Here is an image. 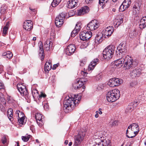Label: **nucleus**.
Returning <instances> with one entry per match:
<instances>
[{"instance_id": "31", "label": "nucleus", "mask_w": 146, "mask_h": 146, "mask_svg": "<svg viewBox=\"0 0 146 146\" xmlns=\"http://www.w3.org/2000/svg\"><path fill=\"white\" fill-rule=\"evenodd\" d=\"M15 113L16 116H17L18 117V119L25 117L24 114L22 112L19 110H17Z\"/></svg>"}, {"instance_id": "36", "label": "nucleus", "mask_w": 146, "mask_h": 146, "mask_svg": "<svg viewBox=\"0 0 146 146\" xmlns=\"http://www.w3.org/2000/svg\"><path fill=\"white\" fill-rule=\"evenodd\" d=\"M61 1L62 0H53L51 3L52 7H55L60 3Z\"/></svg>"}, {"instance_id": "33", "label": "nucleus", "mask_w": 146, "mask_h": 146, "mask_svg": "<svg viewBox=\"0 0 146 146\" xmlns=\"http://www.w3.org/2000/svg\"><path fill=\"white\" fill-rule=\"evenodd\" d=\"M63 20H60L58 19L57 20L56 18L55 21V23L56 26L58 27H60L63 23Z\"/></svg>"}, {"instance_id": "39", "label": "nucleus", "mask_w": 146, "mask_h": 146, "mask_svg": "<svg viewBox=\"0 0 146 146\" xmlns=\"http://www.w3.org/2000/svg\"><path fill=\"white\" fill-rule=\"evenodd\" d=\"M117 121L116 120L114 121L111 120L110 122L108 123V125L111 127L115 126L117 125Z\"/></svg>"}, {"instance_id": "4", "label": "nucleus", "mask_w": 146, "mask_h": 146, "mask_svg": "<svg viewBox=\"0 0 146 146\" xmlns=\"http://www.w3.org/2000/svg\"><path fill=\"white\" fill-rule=\"evenodd\" d=\"M115 50V46L110 45L106 47L103 52V56L104 58L107 60L111 58L113 56Z\"/></svg>"}, {"instance_id": "9", "label": "nucleus", "mask_w": 146, "mask_h": 146, "mask_svg": "<svg viewBox=\"0 0 146 146\" xmlns=\"http://www.w3.org/2000/svg\"><path fill=\"white\" fill-rule=\"evenodd\" d=\"M84 136V134L79 133L74 138V144L76 145H78L82 141Z\"/></svg>"}, {"instance_id": "50", "label": "nucleus", "mask_w": 146, "mask_h": 146, "mask_svg": "<svg viewBox=\"0 0 146 146\" xmlns=\"http://www.w3.org/2000/svg\"><path fill=\"white\" fill-rule=\"evenodd\" d=\"M55 36V35L54 33V32L52 31L51 32L50 34V38L51 39H54Z\"/></svg>"}, {"instance_id": "43", "label": "nucleus", "mask_w": 146, "mask_h": 146, "mask_svg": "<svg viewBox=\"0 0 146 146\" xmlns=\"http://www.w3.org/2000/svg\"><path fill=\"white\" fill-rule=\"evenodd\" d=\"M133 9H136L137 11L138 10H140V7L137 3H135L133 6Z\"/></svg>"}, {"instance_id": "3", "label": "nucleus", "mask_w": 146, "mask_h": 146, "mask_svg": "<svg viewBox=\"0 0 146 146\" xmlns=\"http://www.w3.org/2000/svg\"><path fill=\"white\" fill-rule=\"evenodd\" d=\"M120 91L115 89L109 92L106 95V98L108 102H113L118 99L120 96Z\"/></svg>"}, {"instance_id": "6", "label": "nucleus", "mask_w": 146, "mask_h": 146, "mask_svg": "<svg viewBox=\"0 0 146 146\" xmlns=\"http://www.w3.org/2000/svg\"><path fill=\"white\" fill-rule=\"evenodd\" d=\"M124 66L126 68V69H129L133 66L134 61L132 58L127 56L124 57Z\"/></svg>"}, {"instance_id": "21", "label": "nucleus", "mask_w": 146, "mask_h": 146, "mask_svg": "<svg viewBox=\"0 0 146 146\" xmlns=\"http://www.w3.org/2000/svg\"><path fill=\"white\" fill-rule=\"evenodd\" d=\"M97 144L98 146H111L110 141L107 142L106 140H101V142H98Z\"/></svg>"}, {"instance_id": "8", "label": "nucleus", "mask_w": 146, "mask_h": 146, "mask_svg": "<svg viewBox=\"0 0 146 146\" xmlns=\"http://www.w3.org/2000/svg\"><path fill=\"white\" fill-rule=\"evenodd\" d=\"M92 36V33L90 31H84L80 33V36L81 40H88Z\"/></svg>"}, {"instance_id": "28", "label": "nucleus", "mask_w": 146, "mask_h": 146, "mask_svg": "<svg viewBox=\"0 0 146 146\" xmlns=\"http://www.w3.org/2000/svg\"><path fill=\"white\" fill-rule=\"evenodd\" d=\"M13 110L11 108L9 109L7 111V115L10 121H12L13 119Z\"/></svg>"}, {"instance_id": "49", "label": "nucleus", "mask_w": 146, "mask_h": 146, "mask_svg": "<svg viewBox=\"0 0 146 146\" xmlns=\"http://www.w3.org/2000/svg\"><path fill=\"white\" fill-rule=\"evenodd\" d=\"M2 143L3 144H5L7 142V139L5 136H3L1 139Z\"/></svg>"}, {"instance_id": "27", "label": "nucleus", "mask_w": 146, "mask_h": 146, "mask_svg": "<svg viewBox=\"0 0 146 146\" xmlns=\"http://www.w3.org/2000/svg\"><path fill=\"white\" fill-rule=\"evenodd\" d=\"M52 43L49 40L47 41L44 44V49L46 51L49 50L52 47Z\"/></svg>"}, {"instance_id": "53", "label": "nucleus", "mask_w": 146, "mask_h": 146, "mask_svg": "<svg viewBox=\"0 0 146 146\" xmlns=\"http://www.w3.org/2000/svg\"><path fill=\"white\" fill-rule=\"evenodd\" d=\"M108 0H99V3L100 5L101 3H102V5L103 4V3H106L108 1Z\"/></svg>"}, {"instance_id": "15", "label": "nucleus", "mask_w": 146, "mask_h": 146, "mask_svg": "<svg viewBox=\"0 0 146 146\" xmlns=\"http://www.w3.org/2000/svg\"><path fill=\"white\" fill-rule=\"evenodd\" d=\"M141 73V70L140 68H135L131 72L130 76L132 78L138 76Z\"/></svg>"}, {"instance_id": "41", "label": "nucleus", "mask_w": 146, "mask_h": 146, "mask_svg": "<svg viewBox=\"0 0 146 146\" xmlns=\"http://www.w3.org/2000/svg\"><path fill=\"white\" fill-rule=\"evenodd\" d=\"M120 84V83H108V85L111 87H113L118 86Z\"/></svg>"}, {"instance_id": "34", "label": "nucleus", "mask_w": 146, "mask_h": 146, "mask_svg": "<svg viewBox=\"0 0 146 146\" xmlns=\"http://www.w3.org/2000/svg\"><path fill=\"white\" fill-rule=\"evenodd\" d=\"M123 82L122 79L119 78H112L110 79L108 82Z\"/></svg>"}, {"instance_id": "7", "label": "nucleus", "mask_w": 146, "mask_h": 146, "mask_svg": "<svg viewBox=\"0 0 146 146\" xmlns=\"http://www.w3.org/2000/svg\"><path fill=\"white\" fill-rule=\"evenodd\" d=\"M100 26V24L96 20H94L87 24V29L88 30L94 31L96 29Z\"/></svg>"}, {"instance_id": "40", "label": "nucleus", "mask_w": 146, "mask_h": 146, "mask_svg": "<svg viewBox=\"0 0 146 146\" xmlns=\"http://www.w3.org/2000/svg\"><path fill=\"white\" fill-rule=\"evenodd\" d=\"M8 28L9 24L8 23H7L6 24V25L3 27V33L4 35V36L5 35H6Z\"/></svg>"}, {"instance_id": "37", "label": "nucleus", "mask_w": 146, "mask_h": 146, "mask_svg": "<svg viewBox=\"0 0 146 146\" xmlns=\"http://www.w3.org/2000/svg\"><path fill=\"white\" fill-rule=\"evenodd\" d=\"M18 121L19 123V125L21 126L25 124L26 123L25 117L18 119Z\"/></svg>"}, {"instance_id": "2", "label": "nucleus", "mask_w": 146, "mask_h": 146, "mask_svg": "<svg viewBox=\"0 0 146 146\" xmlns=\"http://www.w3.org/2000/svg\"><path fill=\"white\" fill-rule=\"evenodd\" d=\"M139 128L137 124H131L127 127L126 131V136L129 138L135 137L139 131Z\"/></svg>"}, {"instance_id": "1", "label": "nucleus", "mask_w": 146, "mask_h": 146, "mask_svg": "<svg viewBox=\"0 0 146 146\" xmlns=\"http://www.w3.org/2000/svg\"><path fill=\"white\" fill-rule=\"evenodd\" d=\"M80 96L75 94L70 95L66 97L64 102V107L68 111H72L76 105L78 104V102L81 100Z\"/></svg>"}, {"instance_id": "26", "label": "nucleus", "mask_w": 146, "mask_h": 146, "mask_svg": "<svg viewBox=\"0 0 146 146\" xmlns=\"http://www.w3.org/2000/svg\"><path fill=\"white\" fill-rule=\"evenodd\" d=\"M103 39V35L101 33L97 35L95 37V41L96 42H98L99 43L101 42Z\"/></svg>"}, {"instance_id": "24", "label": "nucleus", "mask_w": 146, "mask_h": 146, "mask_svg": "<svg viewBox=\"0 0 146 146\" xmlns=\"http://www.w3.org/2000/svg\"><path fill=\"white\" fill-rule=\"evenodd\" d=\"M146 27V17H143L141 19L139 24V28L143 29Z\"/></svg>"}, {"instance_id": "52", "label": "nucleus", "mask_w": 146, "mask_h": 146, "mask_svg": "<svg viewBox=\"0 0 146 146\" xmlns=\"http://www.w3.org/2000/svg\"><path fill=\"white\" fill-rule=\"evenodd\" d=\"M46 95L44 93L42 92H40V94L39 95V98H40L42 97L45 98L46 97Z\"/></svg>"}, {"instance_id": "57", "label": "nucleus", "mask_w": 146, "mask_h": 146, "mask_svg": "<svg viewBox=\"0 0 146 146\" xmlns=\"http://www.w3.org/2000/svg\"><path fill=\"white\" fill-rule=\"evenodd\" d=\"M136 10V9H133V13L134 15H136L137 14L139 13V10H138L137 11Z\"/></svg>"}, {"instance_id": "25", "label": "nucleus", "mask_w": 146, "mask_h": 146, "mask_svg": "<svg viewBox=\"0 0 146 146\" xmlns=\"http://www.w3.org/2000/svg\"><path fill=\"white\" fill-rule=\"evenodd\" d=\"M83 83H81V84H79V83H74L73 84V87L75 89H79L80 88H82V89H84L85 86L83 84Z\"/></svg>"}, {"instance_id": "5", "label": "nucleus", "mask_w": 146, "mask_h": 146, "mask_svg": "<svg viewBox=\"0 0 146 146\" xmlns=\"http://www.w3.org/2000/svg\"><path fill=\"white\" fill-rule=\"evenodd\" d=\"M17 88L21 95L24 96L25 97H28L29 93L26 86L24 85V83H19L17 85Z\"/></svg>"}, {"instance_id": "23", "label": "nucleus", "mask_w": 146, "mask_h": 146, "mask_svg": "<svg viewBox=\"0 0 146 146\" xmlns=\"http://www.w3.org/2000/svg\"><path fill=\"white\" fill-rule=\"evenodd\" d=\"M123 19H116L113 21V25L115 27L117 28L123 22Z\"/></svg>"}, {"instance_id": "45", "label": "nucleus", "mask_w": 146, "mask_h": 146, "mask_svg": "<svg viewBox=\"0 0 146 146\" xmlns=\"http://www.w3.org/2000/svg\"><path fill=\"white\" fill-rule=\"evenodd\" d=\"M102 34L103 35V36L104 35L105 36V37L106 38H108L111 35L107 32L106 31L104 32L103 30L102 32Z\"/></svg>"}, {"instance_id": "61", "label": "nucleus", "mask_w": 146, "mask_h": 146, "mask_svg": "<svg viewBox=\"0 0 146 146\" xmlns=\"http://www.w3.org/2000/svg\"><path fill=\"white\" fill-rule=\"evenodd\" d=\"M80 79L81 80H79L77 81V82H86L88 81L87 80H86V78H84V80H82V79Z\"/></svg>"}, {"instance_id": "32", "label": "nucleus", "mask_w": 146, "mask_h": 146, "mask_svg": "<svg viewBox=\"0 0 146 146\" xmlns=\"http://www.w3.org/2000/svg\"><path fill=\"white\" fill-rule=\"evenodd\" d=\"M122 3L125 7L127 9L130 6L131 2V0H125Z\"/></svg>"}, {"instance_id": "22", "label": "nucleus", "mask_w": 146, "mask_h": 146, "mask_svg": "<svg viewBox=\"0 0 146 146\" xmlns=\"http://www.w3.org/2000/svg\"><path fill=\"white\" fill-rule=\"evenodd\" d=\"M102 137V134L99 132L95 133L93 137L96 140V144H97L98 142H101V140H104L100 139Z\"/></svg>"}, {"instance_id": "11", "label": "nucleus", "mask_w": 146, "mask_h": 146, "mask_svg": "<svg viewBox=\"0 0 146 146\" xmlns=\"http://www.w3.org/2000/svg\"><path fill=\"white\" fill-rule=\"evenodd\" d=\"M76 48L74 45L70 44L68 45L66 50V54L68 55H70L73 54L75 52Z\"/></svg>"}, {"instance_id": "10", "label": "nucleus", "mask_w": 146, "mask_h": 146, "mask_svg": "<svg viewBox=\"0 0 146 146\" xmlns=\"http://www.w3.org/2000/svg\"><path fill=\"white\" fill-rule=\"evenodd\" d=\"M124 57L115 60L112 64L113 68H119L122 66L124 64Z\"/></svg>"}, {"instance_id": "16", "label": "nucleus", "mask_w": 146, "mask_h": 146, "mask_svg": "<svg viewBox=\"0 0 146 146\" xmlns=\"http://www.w3.org/2000/svg\"><path fill=\"white\" fill-rule=\"evenodd\" d=\"M32 24L30 20H27L24 23L23 27L25 30L30 31L32 28Z\"/></svg>"}, {"instance_id": "14", "label": "nucleus", "mask_w": 146, "mask_h": 146, "mask_svg": "<svg viewBox=\"0 0 146 146\" xmlns=\"http://www.w3.org/2000/svg\"><path fill=\"white\" fill-rule=\"evenodd\" d=\"M89 11L88 7L86 6L82 7L77 11V14L78 15H81L87 13Z\"/></svg>"}, {"instance_id": "13", "label": "nucleus", "mask_w": 146, "mask_h": 146, "mask_svg": "<svg viewBox=\"0 0 146 146\" xmlns=\"http://www.w3.org/2000/svg\"><path fill=\"white\" fill-rule=\"evenodd\" d=\"M126 47L125 44H120L117 48L116 52H119V53L125 54L126 53Z\"/></svg>"}, {"instance_id": "44", "label": "nucleus", "mask_w": 146, "mask_h": 146, "mask_svg": "<svg viewBox=\"0 0 146 146\" xmlns=\"http://www.w3.org/2000/svg\"><path fill=\"white\" fill-rule=\"evenodd\" d=\"M79 32L74 29L71 33V35L72 37H74Z\"/></svg>"}, {"instance_id": "18", "label": "nucleus", "mask_w": 146, "mask_h": 146, "mask_svg": "<svg viewBox=\"0 0 146 146\" xmlns=\"http://www.w3.org/2000/svg\"><path fill=\"white\" fill-rule=\"evenodd\" d=\"M98 59L97 58L95 59L92 60L89 64L88 68V70L90 71L93 70L98 63Z\"/></svg>"}, {"instance_id": "46", "label": "nucleus", "mask_w": 146, "mask_h": 146, "mask_svg": "<svg viewBox=\"0 0 146 146\" xmlns=\"http://www.w3.org/2000/svg\"><path fill=\"white\" fill-rule=\"evenodd\" d=\"M81 27H80V24H76L75 29L77 30V31L79 32L80 30L81 29Z\"/></svg>"}, {"instance_id": "54", "label": "nucleus", "mask_w": 146, "mask_h": 146, "mask_svg": "<svg viewBox=\"0 0 146 146\" xmlns=\"http://www.w3.org/2000/svg\"><path fill=\"white\" fill-rule=\"evenodd\" d=\"M129 87L130 88L135 87L136 85V83H130L129 84Z\"/></svg>"}, {"instance_id": "55", "label": "nucleus", "mask_w": 146, "mask_h": 146, "mask_svg": "<svg viewBox=\"0 0 146 146\" xmlns=\"http://www.w3.org/2000/svg\"><path fill=\"white\" fill-rule=\"evenodd\" d=\"M55 78V76L54 75H52L50 76L49 78V80H51V82H54V81Z\"/></svg>"}, {"instance_id": "58", "label": "nucleus", "mask_w": 146, "mask_h": 146, "mask_svg": "<svg viewBox=\"0 0 146 146\" xmlns=\"http://www.w3.org/2000/svg\"><path fill=\"white\" fill-rule=\"evenodd\" d=\"M59 66V63H57L56 64H54L53 66V67L52 68L53 70H55L56 69V67Z\"/></svg>"}, {"instance_id": "35", "label": "nucleus", "mask_w": 146, "mask_h": 146, "mask_svg": "<svg viewBox=\"0 0 146 146\" xmlns=\"http://www.w3.org/2000/svg\"><path fill=\"white\" fill-rule=\"evenodd\" d=\"M65 15H66L64 13L62 12L60 13L58 17H57L56 18L57 20L59 19L64 21V19L65 18Z\"/></svg>"}, {"instance_id": "62", "label": "nucleus", "mask_w": 146, "mask_h": 146, "mask_svg": "<svg viewBox=\"0 0 146 146\" xmlns=\"http://www.w3.org/2000/svg\"><path fill=\"white\" fill-rule=\"evenodd\" d=\"M102 109L101 108H99V110L98 111H96V113H99L100 114H102Z\"/></svg>"}, {"instance_id": "12", "label": "nucleus", "mask_w": 146, "mask_h": 146, "mask_svg": "<svg viewBox=\"0 0 146 146\" xmlns=\"http://www.w3.org/2000/svg\"><path fill=\"white\" fill-rule=\"evenodd\" d=\"M35 117L38 125L40 127H42L44 124L42 114L40 113H37L35 115Z\"/></svg>"}, {"instance_id": "59", "label": "nucleus", "mask_w": 146, "mask_h": 146, "mask_svg": "<svg viewBox=\"0 0 146 146\" xmlns=\"http://www.w3.org/2000/svg\"><path fill=\"white\" fill-rule=\"evenodd\" d=\"M5 88L4 85L3 83H0V89H4Z\"/></svg>"}, {"instance_id": "64", "label": "nucleus", "mask_w": 146, "mask_h": 146, "mask_svg": "<svg viewBox=\"0 0 146 146\" xmlns=\"http://www.w3.org/2000/svg\"><path fill=\"white\" fill-rule=\"evenodd\" d=\"M101 77L100 75H98L96 77V81H100V79H101Z\"/></svg>"}, {"instance_id": "30", "label": "nucleus", "mask_w": 146, "mask_h": 146, "mask_svg": "<svg viewBox=\"0 0 146 146\" xmlns=\"http://www.w3.org/2000/svg\"><path fill=\"white\" fill-rule=\"evenodd\" d=\"M3 56H4L5 58H10L13 56V54L11 52L9 51L4 52L3 54Z\"/></svg>"}, {"instance_id": "38", "label": "nucleus", "mask_w": 146, "mask_h": 146, "mask_svg": "<svg viewBox=\"0 0 146 146\" xmlns=\"http://www.w3.org/2000/svg\"><path fill=\"white\" fill-rule=\"evenodd\" d=\"M31 135H29L26 134L24 136L21 137L22 140L24 142L27 141L30 138Z\"/></svg>"}, {"instance_id": "60", "label": "nucleus", "mask_w": 146, "mask_h": 146, "mask_svg": "<svg viewBox=\"0 0 146 146\" xmlns=\"http://www.w3.org/2000/svg\"><path fill=\"white\" fill-rule=\"evenodd\" d=\"M3 71V67L2 65H0V74H1Z\"/></svg>"}, {"instance_id": "19", "label": "nucleus", "mask_w": 146, "mask_h": 146, "mask_svg": "<svg viewBox=\"0 0 146 146\" xmlns=\"http://www.w3.org/2000/svg\"><path fill=\"white\" fill-rule=\"evenodd\" d=\"M7 7L5 4H3L0 8V17H3L7 12Z\"/></svg>"}, {"instance_id": "48", "label": "nucleus", "mask_w": 146, "mask_h": 146, "mask_svg": "<svg viewBox=\"0 0 146 146\" xmlns=\"http://www.w3.org/2000/svg\"><path fill=\"white\" fill-rule=\"evenodd\" d=\"M124 5L122 3V4L120 6L119 8V10L120 11H124L125 9H127L125 7V6H124Z\"/></svg>"}, {"instance_id": "51", "label": "nucleus", "mask_w": 146, "mask_h": 146, "mask_svg": "<svg viewBox=\"0 0 146 146\" xmlns=\"http://www.w3.org/2000/svg\"><path fill=\"white\" fill-rule=\"evenodd\" d=\"M44 54V53L43 48L39 49V55H42L43 56Z\"/></svg>"}, {"instance_id": "17", "label": "nucleus", "mask_w": 146, "mask_h": 146, "mask_svg": "<svg viewBox=\"0 0 146 146\" xmlns=\"http://www.w3.org/2000/svg\"><path fill=\"white\" fill-rule=\"evenodd\" d=\"M77 0H71L67 3V7L68 8L73 9L77 5Z\"/></svg>"}, {"instance_id": "42", "label": "nucleus", "mask_w": 146, "mask_h": 146, "mask_svg": "<svg viewBox=\"0 0 146 146\" xmlns=\"http://www.w3.org/2000/svg\"><path fill=\"white\" fill-rule=\"evenodd\" d=\"M32 94L34 98L36 97L38 95V91L35 89L33 90L32 91Z\"/></svg>"}, {"instance_id": "56", "label": "nucleus", "mask_w": 146, "mask_h": 146, "mask_svg": "<svg viewBox=\"0 0 146 146\" xmlns=\"http://www.w3.org/2000/svg\"><path fill=\"white\" fill-rule=\"evenodd\" d=\"M84 71H82L81 72V74L82 75H83V76H86L87 74V73L86 72H85V69H84Z\"/></svg>"}, {"instance_id": "47", "label": "nucleus", "mask_w": 146, "mask_h": 146, "mask_svg": "<svg viewBox=\"0 0 146 146\" xmlns=\"http://www.w3.org/2000/svg\"><path fill=\"white\" fill-rule=\"evenodd\" d=\"M29 9L30 10V13H31V14H34L36 13V11L35 9L32 8L31 7H30Z\"/></svg>"}, {"instance_id": "20", "label": "nucleus", "mask_w": 146, "mask_h": 146, "mask_svg": "<svg viewBox=\"0 0 146 146\" xmlns=\"http://www.w3.org/2000/svg\"><path fill=\"white\" fill-rule=\"evenodd\" d=\"M52 66V64L50 61H47L44 66V70L45 71L46 73H48L49 71L51 69Z\"/></svg>"}, {"instance_id": "29", "label": "nucleus", "mask_w": 146, "mask_h": 146, "mask_svg": "<svg viewBox=\"0 0 146 146\" xmlns=\"http://www.w3.org/2000/svg\"><path fill=\"white\" fill-rule=\"evenodd\" d=\"M104 32L106 31L111 35L114 31L113 28L112 26H109L103 30Z\"/></svg>"}, {"instance_id": "63", "label": "nucleus", "mask_w": 146, "mask_h": 146, "mask_svg": "<svg viewBox=\"0 0 146 146\" xmlns=\"http://www.w3.org/2000/svg\"><path fill=\"white\" fill-rule=\"evenodd\" d=\"M127 109L129 111H132L133 109L132 108V106H129Z\"/></svg>"}]
</instances>
